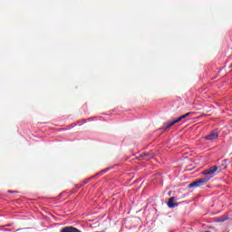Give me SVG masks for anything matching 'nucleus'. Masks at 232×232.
<instances>
[{
  "label": "nucleus",
  "instance_id": "nucleus-5",
  "mask_svg": "<svg viewBox=\"0 0 232 232\" xmlns=\"http://www.w3.org/2000/svg\"><path fill=\"white\" fill-rule=\"evenodd\" d=\"M60 232H82L81 230H79L77 227H63Z\"/></svg>",
  "mask_w": 232,
  "mask_h": 232
},
{
  "label": "nucleus",
  "instance_id": "nucleus-8",
  "mask_svg": "<svg viewBox=\"0 0 232 232\" xmlns=\"http://www.w3.org/2000/svg\"><path fill=\"white\" fill-rule=\"evenodd\" d=\"M185 115V118L186 117H190V115H193V112H187L186 114H184Z\"/></svg>",
  "mask_w": 232,
  "mask_h": 232
},
{
  "label": "nucleus",
  "instance_id": "nucleus-13",
  "mask_svg": "<svg viewBox=\"0 0 232 232\" xmlns=\"http://www.w3.org/2000/svg\"><path fill=\"white\" fill-rule=\"evenodd\" d=\"M8 193H15L14 190H9Z\"/></svg>",
  "mask_w": 232,
  "mask_h": 232
},
{
  "label": "nucleus",
  "instance_id": "nucleus-7",
  "mask_svg": "<svg viewBox=\"0 0 232 232\" xmlns=\"http://www.w3.org/2000/svg\"><path fill=\"white\" fill-rule=\"evenodd\" d=\"M155 157V155H153L152 153H149V155L146 156L145 160H150V159H153Z\"/></svg>",
  "mask_w": 232,
  "mask_h": 232
},
{
  "label": "nucleus",
  "instance_id": "nucleus-4",
  "mask_svg": "<svg viewBox=\"0 0 232 232\" xmlns=\"http://www.w3.org/2000/svg\"><path fill=\"white\" fill-rule=\"evenodd\" d=\"M218 139V130H212L209 134L205 136L206 140H217Z\"/></svg>",
  "mask_w": 232,
  "mask_h": 232
},
{
  "label": "nucleus",
  "instance_id": "nucleus-3",
  "mask_svg": "<svg viewBox=\"0 0 232 232\" xmlns=\"http://www.w3.org/2000/svg\"><path fill=\"white\" fill-rule=\"evenodd\" d=\"M217 171H218V167L215 165L208 169L203 170L202 175H214V173H217Z\"/></svg>",
  "mask_w": 232,
  "mask_h": 232
},
{
  "label": "nucleus",
  "instance_id": "nucleus-1",
  "mask_svg": "<svg viewBox=\"0 0 232 232\" xmlns=\"http://www.w3.org/2000/svg\"><path fill=\"white\" fill-rule=\"evenodd\" d=\"M186 119L185 114L179 116V118L170 121H167L163 123V126L161 127V130H169L172 126H175V124H177L178 122H180V121Z\"/></svg>",
  "mask_w": 232,
  "mask_h": 232
},
{
  "label": "nucleus",
  "instance_id": "nucleus-12",
  "mask_svg": "<svg viewBox=\"0 0 232 232\" xmlns=\"http://www.w3.org/2000/svg\"><path fill=\"white\" fill-rule=\"evenodd\" d=\"M109 170H110V169H106L102 170V173H106Z\"/></svg>",
  "mask_w": 232,
  "mask_h": 232
},
{
  "label": "nucleus",
  "instance_id": "nucleus-10",
  "mask_svg": "<svg viewBox=\"0 0 232 232\" xmlns=\"http://www.w3.org/2000/svg\"><path fill=\"white\" fill-rule=\"evenodd\" d=\"M89 182H90V179H84V180H83V186L86 185V184H88Z\"/></svg>",
  "mask_w": 232,
  "mask_h": 232
},
{
  "label": "nucleus",
  "instance_id": "nucleus-2",
  "mask_svg": "<svg viewBox=\"0 0 232 232\" xmlns=\"http://www.w3.org/2000/svg\"><path fill=\"white\" fill-rule=\"evenodd\" d=\"M208 181H209V178H202L190 183L188 185V188H200V186H204V184H206V182H208Z\"/></svg>",
  "mask_w": 232,
  "mask_h": 232
},
{
  "label": "nucleus",
  "instance_id": "nucleus-11",
  "mask_svg": "<svg viewBox=\"0 0 232 232\" xmlns=\"http://www.w3.org/2000/svg\"><path fill=\"white\" fill-rule=\"evenodd\" d=\"M218 222H226V219H224V218H219V219H218Z\"/></svg>",
  "mask_w": 232,
  "mask_h": 232
},
{
  "label": "nucleus",
  "instance_id": "nucleus-9",
  "mask_svg": "<svg viewBox=\"0 0 232 232\" xmlns=\"http://www.w3.org/2000/svg\"><path fill=\"white\" fill-rule=\"evenodd\" d=\"M148 155H150V153L143 152V153L141 154V157H145V159H146V157H148Z\"/></svg>",
  "mask_w": 232,
  "mask_h": 232
},
{
  "label": "nucleus",
  "instance_id": "nucleus-6",
  "mask_svg": "<svg viewBox=\"0 0 232 232\" xmlns=\"http://www.w3.org/2000/svg\"><path fill=\"white\" fill-rule=\"evenodd\" d=\"M175 200H177V198L175 197L169 198L168 202L169 208H177V206H179V203H175Z\"/></svg>",
  "mask_w": 232,
  "mask_h": 232
}]
</instances>
